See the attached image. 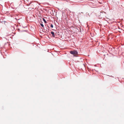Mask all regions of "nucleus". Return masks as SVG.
Here are the masks:
<instances>
[{"instance_id":"nucleus-8","label":"nucleus","mask_w":124,"mask_h":124,"mask_svg":"<svg viewBox=\"0 0 124 124\" xmlns=\"http://www.w3.org/2000/svg\"><path fill=\"white\" fill-rule=\"evenodd\" d=\"M112 76V77H113V76Z\"/></svg>"},{"instance_id":"nucleus-3","label":"nucleus","mask_w":124,"mask_h":124,"mask_svg":"<svg viewBox=\"0 0 124 124\" xmlns=\"http://www.w3.org/2000/svg\"><path fill=\"white\" fill-rule=\"evenodd\" d=\"M43 21L45 23H46V21L45 20V19L44 18H43Z\"/></svg>"},{"instance_id":"nucleus-2","label":"nucleus","mask_w":124,"mask_h":124,"mask_svg":"<svg viewBox=\"0 0 124 124\" xmlns=\"http://www.w3.org/2000/svg\"><path fill=\"white\" fill-rule=\"evenodd\" d=\"M51 33L52 34V36L53 37H54L55 35L54 32L53 31H51Z\"/></svg>"},{"instance_id":"nucleus-6","label":"nucleus","mask_w":124,"mask_h":124,"mask_svg":"<svg viewBox=\"0 0 124 124\" xmlns=\"http://www.w3.org/2000/svg\"><path fill=\"white\" fill-rule=\"evenodd\" d=\"M47 28L46 27V31H47Z\"/></svg>"},{"instance_id":"nucleus-1","label":"nucleus","mask_w":124,"mask_h":124,"mask_svg":"<svg viewBox=\"0 0 124 124\" xmlns=\"http://www.w3.org/2000/svg\"><path fill=\"white\" fill-rule=\"evenodd\" d=\"M70 53L71 54L73 55H77L78 54V52L75 50L71 51H70Z\"/></svg>"},{"instance_id":"nucleus-5","label":"nucleus","mask_w":124,"mask_h":124,"mask_svg":"<svg viewBox=\"0 0 124 124\" xmlns=\"http://www.w3.org/2000/svg\"><path fill=\"white\" fill-rule=\"evenodd\" d=\"M50 26L52 28H53V26L52 24H51Z\"/></svg>"},{"instance_id":"nucleus-4","label":"nucleus","mask_w":124,"mask_h":124,"mask_svg":"<svg viewBox=\"0 0 124 124\" xmlns=\"http://www.w3.org/2000/svg\"><path fill=\"white\" fill-rule=\"evenodd\" d=\"M40 24L41 26H42V27L44 28V26L43 25L42 23Z\"/></svg>"},{"instance_id":"nucleus-7","label":"nucleus","mask_w":124,"mask_h":124,"mask_svg":"<svg viewBox=\"0 0 124 124\" xmlns=\"http://www.w3.org/2000/svg\"><path fill=\"white\" fill-rule=\"evenodd\" d=\"M81 13H83V12H81Z\"/></svg>"}]
</instances>
